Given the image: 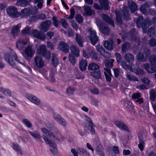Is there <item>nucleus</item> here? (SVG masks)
Instances as JSON below:
<instances>
[{"label":"nucleus","instance_id":"obj_1","mask_svg":"<svg viewBox=\"0 0 156 156\" xmlns=\"http://www.w3.org/2000/svg\"><path fill=\"white\" fill-rule=\"evenodd\" d=\"M4 57L5 61L13 68H16L15 63L12 60V59H14V60L23 65L27 68L29 72H31L32 70L30 67L26 65L25 62L21 61L20 59H19L16 52L13 50L10 49L9 51L5 54Z\"/></svg>","mask_w":156,"mask_h":156},{"label":"nucleus","instance_id":"obj_2","mask_svg":"<svg viewBox=\"0 0 156 156\" xmlns=\"http://www.w3.org/2000/svg\"><path fill=\"white\" fill-rule=\"evenodd\" d=\"M46 126L50 130L54 131L53 132L48 130L46 128H41V130L43 134L48 136L51 138L58 139L60 135V133L57 128L55 127L53 124L51 123L47 124Z\"/></svg>","mask_w":156,"mask_h":156},{"label":"nucleus","instance_id":"obj_3","mask_svg":"<svg viewBox=\"0 0 156 156\" xmlns=\"http://www.w3.org/2000/svg\"><path fill=\"white\" fill-rule=\"evenodd\" d=\"M128 9V8L126 6H125L122 11L116 12V20L117 24H120L122 22V18L126 20H130V16L129 14Z\"/></svg>","mask_w":156,"mask_h":156},{"label":"nucleus","instance_id":"obj_4","mask_svg":"<svg viewBox=\"0 0 156 156\" xmlns=\"http://www.w3.org/2000/svg\"><path fill=\"white\" fill-rule=\"evenodd\" d=\"M7 14L13 18H17L20 16V12L17 11V8L14 6H10L6 9Z\"/></svg>","mask_w":156,"mask_h":156},{"label":"nucleus","instance_id":"obj_5","mask_svg":"<svg viewBox=\"0 0 156 156\" xmlns=\"http://www.w3.org/2000/svg\"><path fill=\"white\" fill-rule=\"evenodd\" d=\"M42 137L46 143L49 145L50 149L52 153L53 154H56L57 153V150L55 143L49 140L48 137L45 135L43 136Z\"/></svg>","mask_w":156,"mask_h":156},{"label":"nucleus","instance_id":"obj_6","mask_svg":"<svg viewBox=\"0 0 156 156\" xmlns=\"http://www.w3.org/2000/svg\"><path fill=\"white\" fill-rule=\"evenodd\" d=\"M150 54V51L148 48H145L144 50L143 53H139L137 55L138 61L141 62H144Z\"/></svg>","mask_w":156,"mask_h":156},{"label":"nucleus","instance_id":"obj_7","mask_svg":"<svg viewBox=\"0 0 156 156\" xmlns=\"http://www.w3.org/2000/svg\"><path fill=\"white\" fill-rule=\"evenodd\" d=\"M90 34L89 36V39L93 45H95L98 41V37L96 34V32L91 29L89 30Z\"/></svg>","mask_w":156,"mask_h":156},{"label":"nucleus","instance_id":"obj_8","mask_svg":"<svg viewBox=\"0 0 156 156\" xmlns=\"http://www.w3.org/2000/svg\"><path fill=\"white\" fill-rule=\"evenodd\" d=\"M27 40L26 38H21L18 40L16 42V47L20 51L23 50L24 45L27 44Z\"/></svg>","mask_w":156,"mask_h":156},{"label":"nucleus","instance_id":"obj_9","mask_svg":"<svg viewBox=\"0 0 156 156\" xmlns=\"http://www.w3.org/2000/svg\"><path fill=\"white\" fill-rule=\"evenodd\" d=\"M115 125L120 129L126 131L128 132H130L128 127L127 125L122 121H116L115 122Z\"/></svg>","mask_w":156,"mask_h":156},{"label":"nucleus","instance_id":"obj_10","mask_svg":"<svg viewBox=\"0 0 156 156\" xmlns=\"http://www.w3.org/2000/svg\"><path fill=\"white\" fill-rule=\"evenodd\" d=\"M26 97L31 102L36 105H38L41 104V101L40 100L34 96L30 94H27Z\"/></svg>","mask_w":156,"mask_h":156},{"label":"nucleus","instance_id":"obj_11","mask_svg":"<svg viewBox=\"0 0 156 156\" xmlns=\"http://www.w3.org/2000/svg\"><path fill=\"white\" fill-rule=\"evenodd\" d=\"M30 35L34 37L37 38L41 40H44L45 38L44 34L36 30H34Z\"/></svg>","mask_w":156,"mask_h":156},{"label":"nucleus","instance_id":"obj_12","mask_svg":"<svg viewBox=\"0 0 156 156\" xmlns=\"http://www.w3.org/2000/svg\"><path fill=\"white\" fill-rule=\"evenodd\" d=\"M152 22L148 17L144 19L142 24V29L144 33H146L147 29L151 25Z\"/></svg>","mask_w":156,"mask_h":156},{"label":"nucleus","instance_id":"obj_13","mask_svg":"<svg viewBox=\"0 0 156 156\" xmlns=\"http://www.w3.org/2000/svg\"><path fill=\"white\" fill-rule=\"evenodd\" d=\"M97 49L101 55L105 58H109L111 55L108 52L105 51L103 47L100 45H98L97 47Z\"/></svg>","mask_w":156,"mask_h":156},{"label":"nucleus","instance_id":"obj_14","mask_svg":"<svg viewBox=\"0 0 156 156\" xmlns=\"http://www.w3.org/2000/svg\"><path fill=\"white\" fill-rule=\"evenodd\" d=\"M51 24V21L49 20H48L42 23V24L39 27V28L42 31L45 32L48 30Z\"/></svg>","mask_w":156,"mask_h":156},{"label":"nucleus","instance_id":"obj_15","mask_svg":"<svg viewBox=\"0 0 156 156\" xmlns=\"http://www.w3.org/2000/svg\"><path fill=\"white\" fill-rule=\"evenodd\" d=\"M58 48L60 50L65 53L68 52L69 50V46L63 41L59 42Z\"/></svg>","mask_w":156,"mask_h":156},{"label":"nucleus","instance_id":"obj_16","mask_svg":"<svg viewBox=\"0 0 156 156\" xmlns=\"http://www.w3.org/2000/svg\"><path fill=\"white\" fill-rule=\"evenodd\" d=\"M34 62L36 65L39 68L43 67L44 66V62L39 56H37L35 58Z\"/></svg>","mask_w":156,"mask_h":156},{"label":"nucleus","instance_id":"obj_17","mask_svg":"<svg viewBox=\"0 0 156 156\" xmlns=\"http://www.w3.org/2000/svg\"><path fill=\"white\" fill-rule=\"evenodd\" d=\"M143 66L149 73H152L156 72V66L154 65H149L148 64H144Z\"/></svg>","mask_w":156,"mask_h":156},{"label":"nucleus","instance_id":"obj_18","mask_svg":"<svg viewBox=\"0 0 156 156\" xmlns=\"http://www.w3.org/2000/svg\"><path fill=\"white\" fill-rule=\"evenodd\" d=\"M25 53L27 56L31 57L34 55L35 51L31 45H28L25 49Z\"/></svg>","mask_w":156,"mask_h":156},{"label":"nucleus","instance_id":"obj_19","mask_svg":"<svg viewBox=\"0 0 156 156\" xmlns=\"http://www.w3.org/2000/svg\"><path fill=\"white\" fill-rule=\"evenodd\" d=\"M99 29L104 34L108 35L109 34L110 30L107 25H103L101 23L99 25Z\"/></svg>","mask_w":156,"mask_h":156},{"label":"nucleus","instance_id":"obj_20","mask_svg":"<svg viewBox=\"0 0 156 156\" xmlns=\"http://www.w3.org/2000/svg\"><path fill=\"white\" fill-rule=\"evenodd\" d=\"M101 6V9L107 10L109 9V2L107 0H98Z\"/></svg>","mask_w":156,"mask_h":156},{"label":"nucleus","instance_id":"obj_21","mask_svg":"<svg viewBox=\"0 0 156 156\" xmlns=\"http://www.w3.org/2000/svg\"><path fill=\"white\" fill-rule=\"evenodd\" d=\"M101 17L105 23L111 25L112 27L114 26V23L113 21L107 15L105 14L102 15Z\"/></svg>","mask_w":156,"mask_h":156},{"label":"nucleus","instance_id":"obj_22","mask_svg":"<svg viewBox=\"0 0 156 156\" xmlns=\"http://www.w3.org/2000/svg\"><path fill=\"white\" fill-rule=\"evenodd\" d=\"M128 4L132 12H135L137 9L136 4L134 2L129 0L128 1Z\"/></svg>","mask_w":156,"mask_h":156},{"label":"nucleus","instance_id":"obj_23","mask_svg":"<svg viewBox=\"0 0 156 156\" xmlns=\"http://www.w3.org/2000/svg\"><path fill=\"white\" fill-rule=\"evenodd\" d=\"M114 42L112 41H105L104 42V47L109 50H112L113 48Z\"/></svg>","mask_w":156,"mask_h":156},{"label":"nucleus","instance_id":"obj_24","mask_svg":"<svg viewBox=\"0 0 156 156\" xmlns=\"http://www.w3.org/2000/svg\"><path fill=\"white\" fill-rule=\"evenodd\" d=\"M31 2L32 0H19L17 2L16 5L17 6L25 7L29 5V3Z\"/></svg>","mask_w":156,"mask_h":156},{"label":"nucleus","instance_id":"obj_25","mask_svg":"<svg viewBox=\"0 0 156 156\" xmlns=\"http://www.w3.org/2000/svg\"><path fill=\"white\" fill-rule=\"evenodd\" d=\"M20 26V24H18L12 27L11 30V32L13 37H16L18 35Z\"/></svg>","mask_w":156,"mask_h":156},{"label":"nucleus","instance_id":"obj_26","mask_svg":"<svg viewBox=\"0 0 156 156\" xmlns=\"http://www.w3.org/2000/svg\"><path fill=\"white\" fill-rule=\"evenodd\" d=\"M29 133L34 138L37 139H39V141L41 142L42 141L41 139V134L37 131L36 130L33 131H29Z\"/></svg>","mask_w":156,"mask_h":156},{"label":"nucleus","instance_id":"obj_27","mask_svg":"<svg viewBox=\"0 0 156 156\" xmlns=\"http://www.w3.org/2000/svg\"><path fill=\"white\" fill-rule=\"evenodd\" d=\"M149 7V4L147 3H146L140 7V10L142 13L146 15L148 13V9Z\"/></svg>","mask_w":156,"mask_h":156},{"label":"nucleus","instance_id":"obj_28","mask_svg":"<svg viewBox=\"0 0 156 156\" xmlns=\"http://www.w3.org/2000/svg\"><path fill=\"white\" fill-rule=\"evenodd\" d=\"M20 15L23 17H26L31 14L30 9L29 8H25L21 10Z\"/></svg>","mask_w":156,"mask_h":156},{"label":"nucleus","instance_id":"obj_29","mask_svg":"<svg viewBox=\"0 0 156 156\" xmlns=\"http://www.w3.org/2000/svg\"><path fill=\"white\" fill-rule=\"evenodd\" d=\"M47 51L46 46L44 45H42L38 47L36 53L42 56L44 55L46 51Z\"/></svg>","mask_w":156,"mask_h":156},{"label":"nucleus","instance_id":"obj_30","mask_svg":"<svg viewBox=\"0 0 156 156\" xmlns=\"http://www.w3.org/2000/svg\"><path fill=\"white\" fill-rule=\"evenodd\" d=\"M79 65L80 69L81 71H83L86 69L87 62L86 60L82 59L80 61Z\"/></svg>","mask_w":156,"mask_h":156},{"label":"nucleus","instance_id":"obj_31","mask_svg":"<svg viewBox=\"0 0 156 156\" xmlns=\"http://www.w3.org/2000/svg\"><path fill=\"white\" fill-rule=\"evenodd\" d=\"M147 33L148 36L150 37H155L156 36L155 27H150L148 29Z\"/></svg>","mask_w":156,"mask_h":156},{"label":"nucleus","instance_id":"obj_32","mask_svg":"<svg viewBox=\"0 0 156 156\" xmlns=\"http://www.w3.org/2000/svg\"><path fill=\"white\" fill-rule=\"evenodd\" d=\"M134 56L133 55L126 53L125 55V60L127 62H132L134 61Z\"/></svg>","mask_w":156,"mask_h":156},{"label":"nucleus","instance_id":"obj_33","mask_svg":"<svg viewBox=\"0 0 156 156\" xmlns=\"http://www.w3.org/2000/svg\"><path fill=\"white\" fill-rule=\"evenodd\" d=\"M56 55L53 53H52L51 62L52 65L54 67H56L58 64V61Z\"/></svg>","mask_w":156,"mask_h":156},{"label":"nucleus","instance_id":"obj_34","mask_svg":"<svg viewBox=\"0 0 156 156\" xmlns=\"http://www.w3.org/2000/svg\"><path fill=\"white\" fill-rule=\"evenodd\" d=\"M124 105L128 110L130 111L134 107L133 104L129 100H126L124 103Z\"/></svg>","mask_w":156,"mask_h":156},{"label":"nucleus","instance_id":"obj_35","mask_svg":"<svg viewBox=\"0 0 156 156\" xmlns=\"http://www.w3.org/2000/svg\"><path fill=\"white\" fill-rule=\"evenodd\" d=\"M76 41L80 46H83V40L80 35L77 34H76Z\"/></svg>","mask_w":156,"mask_h":156},{"label":"nucleus","instance_id":"obj_36","mask_svg":"<svg viewBox=\"0 0 156 156\" xmlns=\"http://www.w3.org/2000/svg\"><path fill=\"white\" fill-rule=\"evenodd\" d=\"M84 9L85 12V14L86 16H91L94 13V11L92 10L91 8L89 6H85Z\"/></svg>","mask_w":156,"mask_h":156},{"label":"nucleus","instance_id":"obj_37","mask_svg":"<svg viewBox=\"0 0 156 156\" xmlns=\"http://www.w3.org/2000/svg\"><path fill=\"white\" fill-rule=\"evenodd\" d=\"M132 66V65L131 66L130 69V71L134 73L135 74L137 75L144 74V71L143 70L140 69H135L134 68H133Z\"/></svg>","mask_w":156,"mask_h":156},{"label":"nucleus","instance_id":"obj_38","mask_svg":"<svg viewBox=\"0 0 156 156\" xmlns=\"http://www.w3.org/2000/svg\"><path fill=\"white\" fill-rule=\"evenodd\" d=\"M70 50L76 56H79L80 52L79 49L75 46L72 45L70 47Z\"/></svg>","mask_w":156,"mask_h":156},{"label":"nucleus","instance_id":"obj_39","mask_svg":"<svg viewBox=\"0 0 156 156\" xmlns=\"http://www.w3.org/2000/svg\"><path fill=\"white\" fill-rule=\"evenodd\" d=\"M91 75L96 79H101V72L100 70H98L97 71H92L90 72Z\"/></svg>","mask_w":156,"mask_h":156},{"label":"nucleus","instance_id":"obj_40","mask_svg":"<svg viewBox=\"0 0 156 156\" xmlns=\"http://www.w3.org/2000/svg\"><path fill=\"white\" fill-rule=\"evenodd\" d=\"M22 121L23 123L27 128H30L32 127V124L28 119L26 118L23 119Z\"/></svg>","mask_w":156,"mask_h":156},{"label":"nucleus","instance_id":"obj_41","mask_svg":"<svg viewBox=\"0 0 156 156\" xmlns=\"http://www.w3.org/2000/svg\"><path fill=\"white\" fill-rule=\"evenodd\" d=\"M89 56L90 57H91L93 58L97 61H98L99 60V58L98 54L94 51L93 50H91L90 51V52L89 53Z\"/></svg>","mask_w":156,"mask_h":156},{"label":"nucleus","instance_id":"obj_42","mask_svg":"<svg viewBox=\"0 0 156 156\" xmlns=\"http://www.w3.org/2000/svg\"><path fill=\"white\" fill-rule=\"evenodd\" d=\"M130 47V44L129 43H124L122 46V51L123 53L126 52Z\"/></svg>","mask_w":156,"mask_h":156},{"label":"nucleus","instance_id":"obj_43","mask_svg":"<svg viewBox=\"0 0 156 156\" xmlns=\"http://www.w3.org/2000/svg\"><path fill=\"white\" fill-rule=\"evenodd\" d=\"M99 68V66L94 63H90L88 66L89 69L91 70H96L98 69Z\"/></svg>","mask_w":156,"mask_h":156},{"label":"nucleus","instance_id":"obj_44","mask_svg":"<svg viewBox=\"0 0 156 156\" xmlns=\"http://www.w3.org/2000/svg\"><path fill=\"white\" fill-rule=\"evenodd\" d=\"M32 2L35 4L37 3V6L40 9L42 8L44 3V0H32Z\"/></svg>","mask_w":156,"mask_h":156},{"label":"nucleus","instance_id":"obj_45","mask_svg":"<svg viewBox=\"0 0 156 156\" xmlns=\"http://www.w3.org/2000/svg\"><path fill=\"white\" fill-rule=\"evenodd\" d=\"M126 76L127 79L130 81H138V79L137 78L130 74L126 73Z\"/></svg>","mask_w":156,"mask_h":156},{"label":"nucleus","instance_id":"obj_46","mask_svg":"<svg viewBox=\"0 0 156 156\" xmlns=\"http://www.w3.org/2000/svg\"><path fill=\"white\" fill-rule=\"evenodd\" d=\"M85 119L88 122V130L95 127V125L93 124L91 120L87 116L85 115L84 116Z\"/></svg>","mask_w":156,"mask_h":156},{"label":"nucleus","instance_id":"obj_47","mask_svg":"<svg viewBox=\"0 0 156 156\" xmlns=\"http://www.w3.org/2000/svg\"><path fill=\"white\" fill-rule=\"evenodd\" d=\"M154 52L156 54V48L154 49ZM149 61L152 65H156V55H151L149 59Z\"/></svg>","mask_w":156,"mask_h":156},{"label":"nucleus","instance_id":"obj_48","mask_svg":"<svg viewBox=\"0 0 156 156\" xmlns=\"http://www.w3.org/2000/svg\"><path fill=\"white\" fill-rule=\"evenodd\" d=\"M156 98V93L154 90L150 91V99L152 101H154Z\"/></svg>","mask_w":156,"mask_h":156},{"label":"nucleus","instance_id":"obj_49","mask_svg":"<svg viewBox=\"0 0 156 156\" xmlns=\"http://www.w3.org/2000/svg\"><path fill=\"white\" fill-rule=\"evenodd\" d=\"M114 61V60L113 59L106 60L105 62V66L107 68H112L113 66V63Z\"/></svg>","mask_w":156,"mask_h":156},{"label":"nucleus","instance_id":"obj_50","mask_svg":"<svg viewBox=\"0 0 156 156\" xmlns=\"http://www.w3.org/2000/svg\"><path fill=\"white\" fill-rule=\"evenodd\" d=\"M119 63L122 68L124 69L127 70L130 69V67L124 61H121Z\"/></svg>","mask_w":156,"mask_h":156},{"label":"nucleus","instance_id":"obj_51","mask_svg":"<svg viewBox=\"0 0 156 156\" xmlns=\"http://www.w3.org/2000/svg\"><path fill=\"white\" fill-rule=\"evenodd\" d=\"M143 18L142 16H139L137 19L136 24L138 27H142Z\"/></svg>","mask_w":156,"mask_h":156},{"label":"nucleus","instance_id":"obj_52","mask_svg":"<svg viewBox=\"0 0 156 156\" xmlns=\"http://www.w3.org/2000/svg\"><path fill=\"white\" fill-rule=\"evenodd\" d=\"M91 104L95 106V107H98L100 103V101L99 100L96 98H92L91 99Z\"/></svg>","mask_w":156,"mask_h":156},{"label":"nucleus","instance_id":"obj_53","mask_svg":"<svg viewBox=\"0 0 156 156\" xmlns=\"http://www.w3.org/2000/svg\"><path fill=\"white\" fill-rule=\"evenodd\" d=\"M52 20L54 26L56 27H58L59 24L60 23V21H59L57 19V18L55 16H53L52 17Z\"/></svg>","mask_w":156,"mask_h":156},{"label":"nucleus","instance_id":"obj_54","mask_svg":"<svg viewBox=\"0 0 156 156\" xmlns=\"http://www.w3.org/2000/svg\"><path fill=\"white\" fill-rule=\"evenodd\" d=\"M13 148L15 150L16 152L20 154H21V149L19 145L17 144H13Z\"/></svg>","mask_w":156,"mask_h":156},{"label":"nucleus","instance_id":"obj_55","mask_svg":"<svg viewBox=\"0 0 156 156\" xmlns=\"http://www.w3.org/2000/svg\"><path fill=\"white\" fill-rule=\"evenodd\" d=\"M75 90V89L74 87H69L66 90V93L68 95L73 94Z\"/></svg>","mask_w":156,"mask_h":156},{"label":"nucleus","instance_id":"obj_56","mask_svg":"<svg viewBox=\"0 0 156 156\" xmlns=\"http://www.w3.org/2000/svg\"><path fill=\"white\" fill-rule=\"evenodd\" d=\"M77 151H79L82 153H85V154L87 156H90V154L88 152H87L84 148L81 147H78L77 148Z\"/></svg>","mask_w":156,"mask_h":156},{"label":"nucleus","instance_id":"obj_57","mask_svg":"<svg viewBox=\"0 0 156 156\" xmlns=\"http://www.w3.org/2000/svg\"><path fill=\"white\" fill-rule=\"evenodd\" d=\"M58 122L61 125L66 126L67 125V122L66 120L62 117L61 118V119L59 120Z\"/></svg>","mask_w":156,"mask_h":156},{"label":"nucleus","instance_id":"obj_58","mask_svg":"<svg viewBox=\"0 0 156 156\" xmlns=\"http://www.w3.org/2000/svg\"><path fill=\"white\" fill-rule=\"evenodd\" d=\"M52 116L58 122L59 120L61 119L62 117L58 115L57 113L54 112L52 114Z\"/></svg>","mask_w":156,"mask_h":156},{"label":"nucleus","instance_id":"obj_59","mask_svg":"<svg viewBox=\"0 0 156 156\" xmlns=\"http://www.w3.org/2000/svg\"><path fill=\"white\" fill-rule=\"evenodd\" d=\"M141 97V95L139 93H136L133 94L132 95V98L135 100H137L140 98Z\"/></svg>","mask_w":156,"mask_h":156},{"label":"nucleus","instance_id":"obj_60","mask_svg":"<svg viewBox=\"0 0 156 156\" xmlns=\"http://www.w3.org/2000/svg\"><path fill=\"white\" fill-rule=\"evenodd\" d=\"M132 39L133 41L137 45H140V38L138 37H133Z\"/></svg>","mask_w":156,"mask_h":156},{"label":"nucleus","instance_id":"obj_61","mask_svg":"<svg viewBox=\"0 0 156 156\" xmlns=\"http://www.w3.org/2000/svg\"><path fill=\"white\" fill-rule=\"evenodd\" d=\"M70 15L68 17V19H72L74 17V15L75 14V12L74 9L71 8L70 9Z\"/></svg>","mask_w":156,"mask_h":156},{"label":"nucleus","instance_id":"obj_62","mask_svg":"<svg viewBox=\"0 0 156 156\" xmlns=\"http://www.w3.org/2000/svg\"><path fill=\"white\" fill-rule=\"evenodd\" d=\"M149 45L151 46H154L156 45V39H151L149 40Z\"/></svg>","mask_w":156,"mask_h":156},{"label":"nucleus","instance_id":"obj_63","mask_svg":"<svg viewBox=\"0 0 156 156\" xmlns=\"http://www.w3.org/2000/svg\"><path fill=\"white\" fill-rule=\"evenodd\" d=\"M60 23H62V26L65 28H67L68 27V24L64 19H61L60 20Z\"/></svg>","mask_w":156,"mask_h":156},{"label":"nucleus","instance_id":"obj_64","mask_svg":"<svg viewBox=\"0 0 156 156\" xmlns=\"http://www.w3.org/2000/svg\"><path fill=\"white\" fill-rule=\"evenodd\" d=\"M69 59L70 62L74 65L75 63V59L74 55L71 54H70L69 55Z\"/></svg>","mask_w":156,"mask_h":156}]
</instances>
